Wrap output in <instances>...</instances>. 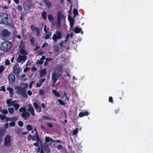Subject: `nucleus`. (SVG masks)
I'll return each instance as SVG.
<instances>
[{
    "mask_svg": "<svg viewBox=\"0 0 153 153\" xmlns=\"http://www.w3.org/2000/svg\"><path fill=\"white\" fill-rule=\"evenodd\" d=\"M54 49L56 52H58L59 51V47L57 45H54L53 46Z\"/></svg>",
    "mask_w": 153,
    "mask_h": 153,
    "instance_id": "nucleus-32",
    "label": "nucleus"
},
{
    "mask_svg": "<svg viewBox=\"0 0 153 153\" xmlns=\"http://www.w3.org/2000/svg\"><path fill=\"white\" fill-rule=\"evenodd\" d=\"M62 75V71H59L58 73L54 71L52 73V79L53 81V84H55L59 78Z\"/></svg>",
    "mask_w": 153,
    "mask_h": 153,
    "instance_id": "nucleus-3",
    "label": "nucleus"
},
{
    "mask_svg": "<svg viewBox=\"0 0 153 153\" xmlns=\"http://www.w3.org/2000/svg\"><path fill=\"white\" fill-rule=\"evenodd\" d=\"M46 27H47V25H45L44 30L45 31V33H47V30H46Z\"/></svg>",
    "mask_w": 153,
    "mask_h": 153,
    "instance_id": "nucleus-63",
    "label": "nucleus"
},
{
    "mask_svg": "<svg viewBox=\"0 0 153 153\" xmlns=\"http://www.w3.org/2000/svg\"><path fill=\"white\" fill-rule=\"evenodd\" d=\"M89 113L88 112H80L79 114V116L80 117H82L83 116L88 115Z\"/></svg>",
    "mask_w": 153,
    "mask_h": 153,
    "instance_id": "nucleus-26",
    "label": "nucleus"
},
{
    "mask_svg": "<svg viewBox=\"0 0 153 153\" xmlns=\"http://www.w3.org/2000/svg\"><path fill=\"white\" fill-rule=\"evenodd\" d=\"M40 140V139L38 133H35V134L34 135L32 136V140L38 141V140Z\"/></svg>",
    "mask_w": 153,
    "mask_h": 153,
    "instance_id": "nucleus-19",
    "label": "nucleus"
},
{
    "mask_svg": "<svg viewBox=\"0 0 153 153\" xmlns=\"http://www.w3.org/2000/svg\"><path fill=\"white\" fill-rule=\"evenodd\" d=\"M17 9L18 10L21 11L22 10V7L20 5H19L17 6Z\"/></svg>",
    "mask_w": 153,
    "mask_h": 153,
    "instance_id": "nucleus-54",
    "label": "nucleus"
},
{
    "mask_svg": "<svg viewBox=\"0 0 153 153\" xmlns=\"http://www.w3.org/2000/svg\"><path fill=\"white\" fill-rule=\"evenodd\" d=\"M79 128H76L75 130H74L73 132V135H75L76 136L78 132Z\"/></svg>",
    "mask_w": 153,
    "mask_h": 153,
    "instance_id": "nucleus-38",
    "label": "nucleus"
},
{
    "mask_svg": "<svg viewBox=\"0 0 153 153\" xmlns=\"http://www.w3.org/2000/svg\"><path fill=\"white\" fill-rule=\"evenodd\" d=\"M6 122H7L8 121H12L11 118H10L9 117H6Z\"/></svg>",
    "mask_w": 153,
    "mask_h": 153,
    "instance_id": "nucleus-59",
    "label": "nucleus"
},
{
    "mask_svg": "<svg viewBox=\"0 0 153 153\" xmlns=\"http://www.w3.org/2000/svg\"><path fill=\"white\" fill-rule=\"evenodd\" d=\"M11 43L9 42H5L2 43L0 46L1 51H8L11 46Z\"/></svg>",
    "mask_w": 153,
    "mask_h": 153,
    "instance_id": "nucleus-4",
    "label": "nucleus"
},
{
    "mask_svg": "<svg viewBox=\"0 0 153 153\" xmlns=\"http://www.w3.org/2000/svg\"><path fill=\"white\" fill-rule=\"evenodd\" d=\"M5 63L6 65H8L10 64V61L8 60H6L5 62Z\"/></svg>",
    "mask_w": 153,
    "mask_h": 153,
    "instance_id": "nucleus-56",
    "label": "nucleus"
},
{
    "mask_svg": "<svg viewBox=\"0 0 153 153\" xmlns=\"http://www.w3.org/2000/svg\"><path fill=\"white\" fill-rule=\"evenodd\" d=\"M51 33H49L48 34H47L45 37V39H47L49 38L51 36Z\"/></svg>",
    "mask_w": 153,
    "mask_h": 153,
    "instance_id": "nucleus-42",
    "label": "nucleus"
},
{
    "mask_svg": "<svg viewBox=\"0 0 153 153\" xmlns=\"http://www.w3.org/2000/svg\"><path fill=\"white\" fill-rule=\"evenodd\" d=\"M30 113L27 111H25V112H22L21 114V116L23 117V118L25 120H27V117H30Z\"/></svg>",
    "mask_w": 153,
    "mask_h": 153,
    "instance_id": "nucleus-15",
    "label": "nucleus"
},
{
    "mask_svg": "<svg viewBox=\"0 0 153 153\" xmlns=\"http://www.w3.org/2000/svg\"><path fill=\"white\" fill-rule=\"evenodd\" d=\"M27 110L31 114L32 116H35L36 115L34 113V110L33 106L30 104H28Z\"/></svg>",
    "mask_w": 153,
    "mask_h": 153,
    "instance_id": "nucleus-11",
    "label": "nucleus"
},
{
    "mask_svg": "<svg viewBox=\"0 0 153 153\" xmlns=\"http://www.w3.org/2000/svg\"><path fill=\"white\" fill-rule=\"evenodd\" d=\"M45 79H41L40 80V82L42 84L43 82H45Z\"/></svg>",
    "mask_w": 153,
    "mask_h": 153,
    "instance_id": "nucleus-60",
    "label": "nucleus"
},
{
    "mask_svg": "<svg viewBox=\"0 0 153 153\" xmlns=\"http://www.w3.org/2000/svg\"><path fill=\"white\" fill-rule=\"evenodd\" d=\"M46 1H45V2L47 6L48 7H50L51 5V3L50 2L48 1V0H46Z\"/></svg>",
    "mask_w": 153,
    "mask_h": 153,
    "instance_id": "nucleus-35",
    "label": "nucleus"
},
{
    "mask_svg": "<svg viewBox=\"0 0 153 153\" xmlns=\"http://www.w3.org/2000/svg\"><path fill=\"white\" fill-rule=\"evenodd\" d=\"M47 125L49 128H51L53 127V126L50 123H48L47 124Z\"/></svg>",
    "mask_w": 153,
    "mask_h": 153,
    "instance_id": "nucleus-57",
    "label": "nucleus"
},
{
    "mask_svg": "<svg viewBox=\"0 0 153 153\" xmlns=\"http://www.w3.org/2000/svg\"><path fill=\"white\" fill-rule=\"evenodd\" d=\"M45 91L43 90H40L39 91V94L41 95H43L44 94Z\"/></svg>",
    "mask_w": 153,
    "mask_h": 153,
    "instance_id": "nucleus-52",
    "label": "nucleus"
},
{
    "mask_svg": "<svg viewBox=\"0 0 153 153\" xmlns=\"http://www.w3.org/2000/svg\"><path fill=\"white\" fill-rule=\"evenodd\" d=\"M8 17L6 14L5 13L0 14V24L4 23L5 25L9 24L7 19Z\"/></svg>",
    "mask_w": 153,
    "mask_h": 153,
    "instance_id": "nucleus-5",
    "label": "nucleus"
},
{
    "mask_svg": "<svg viewBox=\"0 0 153 153\" xmlns=\"http://www.w3.org/2000/svg\"><path fill=\"white\" fill-rule=\"evenodd\" d=\"M18 125L20 127H22L23 126V123L22 121H20L18 122Z\"/></svg>",
    "mask_w": 153,
    "mask_h": 153,
    "instance_id": "nucleus-50",
    "label": "nucleus"
},
{
    "mask_svg": "<svg viewBox=\"0 0 153 153\" xmlns=\"http://www.w3.org/2000/svg\"><path fill=\"white\" fill-rule=\"evenodd\" d=\"M6 118V117L4 114H0V118L1 120H4Z\"/></svg>",
    "mask_w": 153,
    "mask_h": 153,
    "instance_id": "nucleus-36",
    "label": "nucleus"
},
{
    "mask_svg": "<svg viewBox=\"0 0 153 153\" xmlns=\"http://www.w3.org/2000/svg\"><path fill=\"white\" fill-rule=\"evenodd\" d=\"M30 28L31 31L34 32L35 31H36L39 28L37 27H34L33 25H31Z\"/></svg>",
    "mask_w": 153,
    "mask_h": 153,
    "instance_id": "nucleus-28",
    "label": "nucleus"
},
{
    "mask_svg": "<svg viewBox=\"0 0 153 153\" xmlns=\"http://www.w3.org/2000/svg\"><path fill=\"white\" fill-rule=\"evenodd\" d=\"M7 90L9 91L10 94L13 93V89L12 88L10 87H7Z\"/></svg>",
    "mask_w": 153,
    "mask_h": 153,
    "instance_id": "nucleus-40",
    "label": "nucleus"
},
{
    "mask_svg": "<svg viewBox=\"0 0 153 153\" xmlns=\"http://www.w3.org/2000/svg\"><path fill=\"white\" fill-rule=\"evenodd\" d=\"M81 31V29L79 27H76L74 29V32L76 33H78L81 32L82 34H83V32Z\"/></svg>",
    "mask_w": 153,
    "mask_h": 153,
    "instance_id": "nucleus-24",
    "label": "nucleus"
},
{
    "mask_svg": "<svg viewBox=\"0 0 153 153\" xmlns=\"http://www.w3.org/2000/svg\"><path fill=\"white\" fill-rule=\"evenodd\" d=\"M28 86V84L22 83L19 86H15V89L16 90V92L17 94L22 96L24 97L27 98L28 96L26 93V89Z\"/></svg>",
    "mask_w": 153,
    "mask_h": 153,
    "instance_id": "nucleus-1",
    "label": "nucleus"
},
{
    "mask_svg": "<svg viewBox=\"0 0 153 153\" xmlns=\"http://www.w3.org/2000/svg\"><path fill=\"white\" fill-rule=\"evenodd\" d=\"M10 32L7 29H4L2 31L1 35L3 37H7L10 36Z\"/></svg>",
    "mask_w": 153,
    "mask_h": 153,
    "instance_id": "nucleus-13",
    "label": "nucleus"
},
{
    "mask_svg": "<svg viewBox=\"0 0 153 153\" xmlns=\"http://www.w3.org/2000/svg\"><path fill=\"white\" fill-rule=\"evenodd\" d=\"M65 17L62 13L61 11L59 12L57 14V21H60L61 20H64L65 19Z\"/></svg>",
    "mask_w": 153,
    "mask_h": 153,
    "instance_id": "nucleus-16",
    "label": "nucleus"
},
{
    "mask_svg": "<svg viewBox=\"0 0 153 153\" xmlns=\"http://www.w3.org/2000/svg\"><path fill=\"white\" fill-rule=\"evenodd\" d=\"M43 149L46 153H50L51 152L50 148L48 147L47 144L46 143H45L43 146Z\"/></svg>",
    "mask_w": 153,
    "mask_h": 153,
    "instance_id": "nucleus-17",
    "label": "nucleus"
},
{
    "mask_svg": "<svg viewBox=\"0 0 153 153\" xmlns=\"http://www.w3.org/2000/svg\"><path fill=\"white\" fill-rule=\"evenodd\" d=\"M30 42L31 43L32 45H33L34 44L35 41L34 38L32 37L30 39Z\"/></svg>",
    "mask_w": 153,
    "mask_h": 153,
    "instance_id": "nucleus-48",
    "label": "nucleus"
},
{
    "mask_svg": "<svg viewBox=\"0 0 153 153\" xmlns=\"http://www.w3.org/2000/svg\"><path fill=\"white\" fill-rule=\"evenodd\" d=\"M48 20L51 22H53L54 20V18L51 14H49L48 15Z\"/></svg>",
    "mask_w": 153,
    "mask_h": 153,
    "instance_id": "nucleus-25",
    "label": "nucleus"
},
{
    "mask_svg": "<svg viewBox=\"0 0 153 153\" xmlns=\"http://www.w3.org/2000/svg\"><path fill=\"white\" fill-rule=\"evenodd\" d=\"M42 18L44 20H46L47 19L46 13L44 11L42 13Z\"/></svg>",
    "mask_w": 153,
    "mask_h": 153,
    "instance_id": "nucleus-31",
    "label": "nucleus"
},
{
    "mask_svg": "<svg viewBox=\"0 0 153 153\" xmlns=\"http://www.w3.org/2000/svg\"><path fill=\"white\" fill-rule=\"evenodd\" d=\"M65 43H64V42L63 41H62L61 43L60 44V46L61 47V48L62 49L64 47V46H63V44H64Z\"/></svg>",
    "mask_w": 153,
    "mask_h": 153,
    "instance_id": "nucleus-51",
    "label": "nucleus"
},
{
    "mask_svg": "<svg viewBox=\"0 0 153 153\" xmlns=\"http://www.w3.org/2000/svg\"><path fill=\"white\" fill-rule=\"evenodd\" d=\"M4 131L2 130H0V137H2V136L4 135Z\"/></svg>",
    "mask_w": 153,
    "mask_h": 153,
    "instance_id": "nucleus-55",
    "label": "nucleus"
},
{
    "mask_svg": "<svg viewBox=\"0 0 153 153\" xmlns=\"http://www.w3.org/2000/svg\"><path fill=\"white\" fill-rule=\"evenodd\" d=\"M74 33L72 32L70 34H68L67 35V36L69 38V37H72L74 36Z\"/></svg>",
    "mask_w": 153,
    "mask_h": 153,
    "instance_id": "nucleus-47",
    "label": "nucleus"
},
{
    "mask_svg": "<svg viewBox=\"0 0 153 153\" xmlns=\"http://www.w3.org/2000/svg\"><path fill=\"white\" fill-rule=\"evenodd\" d=\"M32 7V4L26 5L24 6V9L26 13H28L29 12L30 10Z\"/></svg>",
    "mask_w": 153,
    "mask_h": 153,
    "instance_id": "nucleus-18",
    "label": "nucleus"
},
{
    "mask_svg": "<svg viewBox=\"0 0 153 153\" xmlns=\"http://www.w3.org/2000/svg\"><path fill=\"white\" fill-rule=\"evenodd\" d=\"M9 125L10 126L12 127V126H14L15 125V122L14 121H12V122L10 123H9Z\"/></svg>",
    "mask_w": 153,
    "mask_h": 153,
    "instance_id": "nucleus-45",
    "label": "nucleus"
},
{
    "mask_svg": "<svg viewBox=\"0 0 153 153\" xmlns=\"http://www.w3.org/2000/svg\"><path fill=\"white\" fill-rule=\"evenodd\" d=\"M27 94L29 96H30L32 94V92L30 90H28L27 91Z\"/></svg>",
    "mask_w": 153,
    "mask_h": 153,
    "instance_id": "nucleus-62",
    "label": "nucleus"
},
{
    "mask_svg": "<svg viewBox=\"0 0 153 153\" xmlns=\"http://www.w3.org/2000/svg\"><path fill=\"white\" fill-rule=\"evenodd\" d=\"M27 128L28 131H30L32 129V127L30 125H28L27 126Z\"/></svg>",
    "mask_w": 153,
    "mask_h": 153,
    "instance_id": "nucleus-39",
    "label": "nucleus"
},
{
    "mask_svg": "<svg viewBox=\"0 0 153 153\" xmlns=\"http://www.w3.org/2000/svg\"><path fill=\"white\" fill-rule=\"evenodd\" d=\"M26 111V108L25 107H22L20 108L19 110V111L20 112H25Z\"/></svg>",
    "mask_w": 153,
    "mask_h": 153,
    "instance_id": "nucleus-33",
    "label": "nucleus"
},
{
    "mask_svg": "<svg viewBox=\"0 0 153 153\" xmlns=\"http://www.w3.org/2000/svg\"><path fill=\"white\" fill-rule=\"evenodd\" d=\"M1 112L4 115L8 113V111L5 109L2 110Z\"/></svg>",
    "mask_w": 153,
    "mask_h": 153,
    "instance_id": "nucleus-41",
    "label": "nucleus"
},
{
    "mask_svg": "<svg viewBox=\"0 0 153 153\" xmlns=\"http://www.w3.org/2000/svg\"><path fill=\"white\" fill-rule=\"evenodd\" d=\"M73 13L74 14L78 15V10L76 9H74Z\"/></svg>",
    "mask_w": 153,
    "mask_h": 153,
    "instance_id": "nucleus-43",
    "label": "nucleus"
},
{
    "mask_svg": "<svg viewBox=\"0 0 153 153\" xmlns=\"http://www.w3.org/2000/svg\"><path fill=\"white\" fill-rule=\"evenodd\" d=\"M33 105L37 112L39 113L41 111L42 108L38 103L34 102L33 103Z\"/></svg>",
    "mask_w": 153,
    "mask_h": 153,
    "instance_id": "nucleus-10",
    "label": "nucleus"
},
{
    "mask_svg": "<svg viewBox=\"0 0 153 153\" xmlns=\"http://www.w3.org/2000/svg\"><path fill=\"white\" fill-rule=\"evenodd\" d=\"M12 120L16 121L18 119V118L16 117H13L11 118Z\"/></svg>",
    "mask_w": 153,
    "mask_h": 153,
    "instance_id": "nucleus-64",
    "label": "nucleus"
},
{
    "mask_svg": "<svg viewBox=\"0 0 153 153\" xmlns=\"http://www.w3.org/2000/svg\"><path fill=\"white\" fill-rule=\"evenodd\" d=\"M1 90L5 91V88L4 86H2L1 87Z\"/></svg>",
    "mask_w": 153,
    "mask_h": 153,
    "instance_id": "nucleus-61",
    "label": "nucleus"
},
{
    "mask_svg": "<svg viewBox=\"0 0 153 153\" xmlns=\"http://www.w3.org/2000/svg\"><path fill=\"white\" fill-rule=\"evenodd\" d=\"M8 111L10 114H12L14 111V109L13 108H8Z\"/></svg>",
    "mask_w": 153,
    "mask_h": 153,
    "instance_id": "nucleus-34",
    "label": "nucleus"
},
{
    "mask_svg": "<svg viewBox=\"0 0 153 153\" xmlns=\"http://www.w3.org/2000/svg\"><path fill=\"white\" fill-rule=\"evenodd\" d=\"M45 139L46 142L47 143L51 141V140H52V138L48 137H45Z\"/></svg>",
    "mask_w": 153,
    "mask_h": 153,
    "instance_id": "nucleus-37",
    "label": "nucleus"
},
{
    "mask_svg": "<svg viewBox=\"0 0 153 153\" xmlns=\"http://www.w3.org/2000/svg\"><path fill=\"white\" fill-rule=\"evenodd\" d=\"M57 21V27L58 28H59L61 27V22L60 21Z\"/></svg>",
    "mask_w": 153,
    "mask_h": 153,
    "instance_id": "nucleus-46",
    "label": "nucleus"
},
{
    "mask_svg": "<svg viewBox=\"0 0 153 153\" xmlns=\"http://www.w3.org/2000/svg\"><path fill=\"white\" fill-rule=\"evenodd\" d=\"M41 119L43 120H51V118L44 115L42 116Z\"/></svg>",
    "mask_w": 153,
    "mask_h": 153,
    "instance_id": "nucleus-29",
    "label": "nucleus"
},
{
    "mask_svg": "<svg viewBox=\"0 0 153 153\" xmlns=\"http://www.w3.org/2000/svg\"><path fill=\"white\" fill-rule=\"evenodd\" d=\"M27 139L29 140H32V136L31 134H29L27 137Z\"/></svg>",
    "mask_w": 153,
    "mask_h": 153,
    "instance_id": "nucleus-49",
    "label": "nucleus"
},
{
    "mask_svg": "<svg viewBox=\"0 0 153 153\" xmlns=\"http://www.w3.org/2000/svg\"><path fill=\"white\" fill-rule=\"evenodd\" d=\"M68 20L70 22V25L71 29L73 28L74 24L75 22V21L73 18L70 15H69L68 16Z\"/></svg>",
    "mask_w": 153,
    "mask_h": 153,
    "instance_id": "nucleus-12",
    "label": "nucleus"
},
{
    "mask_svg": "<svg viewBox=\"0 0 153 153\" xmlns=\"http://www.w3.org/2000/svg\"><path fill=\"white\" fill-rule=\"evenodd\" d=\"M53 94L57 97H60V95L59 93L56 90H53L52 91Z\"/></svg>",
    "mask_w": 153,
    "mask_h": 153,
    "instance_id": "nucleus-30",
    "label": "nucleus"
},
{
    "mask_svg": "<svg viewBox=\"0 0 153 153\" xmlns=\"http://www.w3.org/2000/svg\"><path fill=\"white\" fill-rule=\"evenodd\" d=\"M19 101L18 100H13L12 99H9L6 100V103L7 104V106L9 107L13 106L15 110L17 111L20 107L18 103Z\"/></svg>",
    "mask_w": 153,
    "mask_h": 153,
    "instance_id": "nucleus-2",
    "label": "nucleus"
},
{
    "mask_svg": "<svg viewBox=\"0 0 153 153\" xmlns=\"http://www.w3.org/2000/svg\"><path fill=\"white\" fill-rule=\"evenodd\" d=\"M22 70V69L20 68L17 64H15L13 67V72L15 75H18Z\"/></svg>",
    "mask_w": 153,
    "mask_h": 153,
    "instance_id": "nucleus-9",
    "label": "nucleus"
},
{
    "mask_svg": "<svg viewBox=\"0 0 153 153\" xmlns=\"http://www.w3.org/2000/svg\"><path fill=\"white\" fill-rule=\"evenodd\" d=\"M27 59V57L25 55H19L17 57V60L18 62H21L22 64L26 61Z\"/></svg>",
    "mask_w": 153,
    "mask_h": 153,
    "instance_id": "nucleus-8",
    "label": "nucleus"
},
{
    "mask_svg": "<svg viewBox=\"0 0 153 153\" xmlns=\"http://www.w3.org/2000/svg\"><path fill=\"white\" fill-rule=\"evenodd\" d=\"M58 101L59 103L62 105H65V103L64 102L60 99Z\"/></svg>",
    "mask_w": 153,
    "mask_h": 153,
    "instance_id": "nucleus-44",
    "label": "nucleus"
},
{
    "mask_svg": "<svg viewBox=\"0 0 153 153\" xmlns=\"http://www.w3.org/2000/svg\"><path fill=\"white\" fill-rule=\"evenodd\" d=\"M36 31V35L39 37V36H40V33H39V29H38Z\"/></svg>",
    "mask_w": 153,
    "mask_h": 153,
    "instance_id": "nucleus-53",
    "label": "nucleus"
},
{
    "mask_svg": "<svg viewBox=\"0 0 153 153\" xmlns=\"http://www.w3.org/2000/svg\"><path fill=\"white\" fill-rule=\"evenodd\" d=\"M47 74V71L44 68L40 72V77H42L43 76Z\"/></svg>",
    "mask_w": 153,
    "mask_h": 153,
    "instance_id": "nucleus-22",
    "label": "nucleus"
},
{
    "mask_svg": "<svg viewBox=\"0 0 153 153\" xmlns=\"http://www.w3.org/2000/svg\"><path fill=\"white\" fill-rule=\"evenodd\" d=\"M25 48V42L22 41H21L20 45H19V49H24Z\"/></svg>",
    "mask_w": 153,
    "mask_h": 153,
    "instance_id": "nucleus-27",
    "label": "nucleus"
},
{
    "mask_svg": "<svg viewBox=\"0 0 153 153\" xmlns=\"http://www.w3.org/2000/svg\"><path fill=\"white\" fill-rule=\"evenodd\" d=\"M19 50L20 51V53L21 54V55L26 56V55H28V53L25 50V49H20Z\"/></svg>",
    "mask_w": 153,
    "mask_h": 153,
    "instance_id": "nucleus-23",
    "label": "nucleus"
},
{
    "mask_svg": "<svg viewBox=\"0 0 153 153\" xmlns=\"http://www.w3.org/2000/svg\"><path fill=\"white\" fill-rule=\"evenodd\" d=\"M62 37V35L61 32L59 31H57L56 32V33L54 34L53 37V39L54 41L55 42H57L58 39H61Z\"/></svg>",
    "mask_w": 153,
    "mask_h": 153,
    "instance_id": "nucleus-6",
    "label": "nucleus"
},
{
    "mask_svg": "<svg viewBox=\"0 0 153 153\" xmlns=\"http://www.w3.org/2000/svg\"><path fill=\"white\" fill-rule=\"evenodd\" d=\"M36 142L34 143H33V145L36 146L38 147L39 146H38L39 143L41 148H42L43 147V145L42 143V140H38V141H36Z\"/></svg>",
    "mask_w": 153,
    "mask_h": 153,
    "instance_id": "nucleus-21",
    "label": "nucleus"
},
{
    "mask_svg": "<svg viewBox=\"0 0 153 153\" xmlns=\"http://www.w3.org/2000/svg\"><path fill=\"white\" fill-rule=\"evenodd\" d=\"M45 58V56H43L41 58L40 60H38L36 62V63L37 64L41 65L44 62V60Z\"/></svg>",
    "mask_w": 153,
    "mask_h": 153,
    "instance_id": "nucleus-20",
    "label": "nucleus"
},
{
    "mask_svg": "<svg viewBox=\"0 0 153 153\" xmlns=\"http://www.w3.org/2000/svg\"><path fill=\"white\" fill-rule=\"evenodd\" d=\"M63 146L61 145H59L57 146V148L59 150L62 149L63 148Z\"/></svg>",
    "mask_w": 153,
    "mask_h": 153,
    "instance_id": "nucleus-58",
    "label": "nucleus"
},
{
    "mask_svg": "<svg viewBox=\"0 0 153 153\" xmlns=\"http://www.w3.org/2000/svg\"><path fill=\"white\" fill-rule=\"evenodd\" d=\"M15 77L13 74H10L8 76L9 82L11 84H13L15 81Z\"/></svg>",
    "mask_w": 153,
    "mask_h": 153,
    "instance_id": "nucleus-14",
    "label": "nucleus"
},
{
    "mask_svg": "<svg viewBox=\"0 0 153 153\" xmlns=\"http://www.w3.org/2000/svg\"><path fill=\"white\" fill-rule=\"evenodd\" d=\"M11 138L9 135H7L5 137L4 141V145L5 147H8L11 144Z\"/></svg>",
    "mask_w": 153,
    "mask_h": 153,
    "instance_id": "nucleus-7",
    "label": "nucleus"
}]
</instances>
